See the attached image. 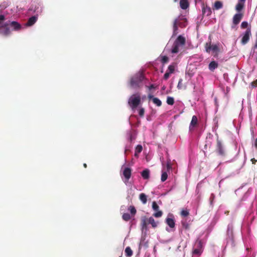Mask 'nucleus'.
<instances>
[{
    "instance_id": "2",
    "label": "nucleus",
    "mask_w": 257,
    "mask_h": 257,
    "mask_svg": "<svg viewBox=\"0 0 257 257\" xmlns=\"http://www.w3.org/2000/svg\"><path fill=\"white\" fill-rule=\"evenodd\" d=\"M144 75L142 72H139L133 76L130 81V84L131 87L137 89L142 86V83L144 79Z\"/></svg>"
},
{
    "instance_id": "28",
    "label": "nucleus",
    "mask_w": 257,
    "mask_h": 257,
    "mask_svg": "<svg viewBox=\"0 0 257 257\" xmlns=\"http://www.w3.org/2000/svg\"><path fill=\"white\" fill-rule=\"evenodd\" d=\"M179 46L174 43L171 52L172 53H177L179 52Z\"/></svg>"
},
{
    "instance_id": "38",
    "label": "nucleus",
    "mask_w": 257,
    "mask_h": 257,
    "mask_svg": "<svg viewBox=\"0 0 257 257\" xmlns=\"http://www.w3.org/2000/svg\"><path fill=\"white\" fill-rule=\"evenodd\" d=\"M183 80L182 79H180L177 85V88L178 89H181L183 87V83H182Z\"/></svg>"
},
{
    "instance_id": "44",
    "label": "nucleus",
    "mask_w": 257,
    "mask_h": 257,
    "mask_svg": "<svg viewBox=\"0 0 257 257\" xmlns=\"http://www.w3.org/2000/svg\"><path fill=\"white\" fill-rule=\"evenodd\" d=\"M155 88V86H154V84H151V85L149 86V89H150V90H151V89H153V88Z\"/></svg>"
},
{
    "instance_id": "29",
    "label": "nucleus",
    "mask_w": 257,
    "mask_h": 257,
    "mask_svg": "<svg viewBox=\"0 0 257 257\" xmlns=\"http://www.w3.org/2000/svg\"><path fill=\"white\" fill-rule=\"evenodd\" d=\"M128 210L130 211L133 216H134L136 214L137 210L134 206H130L128 207Z\"/></svg>"
},
{
    "instance_id": "47",
    "label": "nucleus",
    "mask_w": 257,
    "mask_h": 257,
    "mask_svg": "<svg viewBox=\"0 0 257 257\" xmlns=\"http://www.w3.org/2000/svg\"><path fill=\"white\" fill-rule=\"evenodd\" d=\"M167 167L168 169H170L171 168V165L169 163L167 164Z\"/></svg>"
},
{
    "instance_id": "7",
    "label": "nucleus",
    "mask_w": 257,
    "mask_h": 257,
    "mask_svg": "<svg viewBox=\"0 0 257 257\" xmlns=\"http://www.w3.org/2000/svg\"><path fill=\"white\" fill-rule=\"evenodd\" d=\"M195 245L196 246V248L193 249V254L198 255H201L203 251V245L201 240H197L196 242Z\"/></svg>"
},
{
    "instance_id": "18",
    "label": "nucleus",
    "mask_w": 257,
    "mask_h": 257,
    "mask_svg": "<svg viewBox=\"0 0 257 257\" xmlns=\"http://www.w3.org/2000/svg\"><path fill=\"white\" fill-rule=\"evenodd\" d=\"M180 6L182 9L186 10L189 7V2L187 0H180Z\"/></svg>"
},
{
    "instance_id": "5",
    "label": "nucleus",
    "mask_w": 257,
    "mask_h": 257,
    "mask_svg": "<svg viewBox=\"0 0 257 257\" xmlns=\"http://www.w3.org/2000/svg\"><path fill=\"white\" fill-rule=\"evenodd\" d=\"M128 102L133 109L136 108L141 102V97L140 95H133L130 98Z\"/></svg>"
},
{
    "instance_id": "30",
    "label": "nucleus",
    "mask_w": 257,
    "mask_h": 257,
    "mask_svg": "<svg viewBox=\"0 0 257 257\" xmlns=\"http://www.w3.org/2000/svg\"><path fill=\"white\" fill-rule=\"evenodd\" d=\"M122 218L124 221H127L131 219V217L130 214L125 213L122 215Z\"/></svg>"
},
{
    "instance_id": "36",
    "label": "nucleus",
    "mask_w": 257,
    "mask_h": 257,
    "mask_svg": "<svg viewBox=\"0 0 257 257\" xmlns=\"http://www.w3.org/2000/svg\"><path fill=\"white\" fill-rule=\"evenodd\" d=\"M169 61V58L166 56H164L161 58V62L163 64L167 63Z\"/></svg>"
},
{
    "instance_id": "4",
    "label": "nucleus",
    "mask_w": 257,
    "mask_h": 257,
    "mask_svg": "<svg viewBox=\"0 0 257 257\" xmlns=\"http://www.w3.org/2000/svg\"><path fill=\"white\" fill-rule=\"evenodd\" d=\"M209 38L210 39V41L209 42L206 43L205 44V51L207 53H209L210 51H212L213 52L215 53L214 56L217 57L220 51L218 45L215 44L212 45L210 36H209Z\"/></svg>"
},
{
    "instance_id": "14",
    "label": "nucleus",
    "mask_w": 257,
    "mask_h": 257,
    "mask_svg": "<svg viewBox=\"0 0 257 257\" xmlns=\"http://www.w3.org/2000/svg\"><path fill=\"white\" fill-rule=\"evenodd\" d=\"M198 125V118L196 115H193L192 117V120L191 121L190 126H189V130L192 131L193 130L194 128Z\"/></svg>"
},
{
    "instance_id": "13",
    "label": "nucleus",
    "mask_w": 257,
    "mask_h": 257,
    "mask_svg": "<svg viewBox=\"0 0 257 257\" xmlns=\"http://www.w3.org/2000/svg\"><path fill=\"white\" fill-rule=\"evenodd\" d=\"M216 150L220 155H224V151L221 142L219 140H217Z\"/></svg>"
},
{
    "instance_id": "20",
    "label": "nucleus",
    "mask_w": 257,
    "mask_h": 257,
    "mask_svg": "<svg viewBox=\"0 0 257 257\" xmlns=\"http://www.w3.org/2000/svg\"><path fill=\"white\" fill-rule=\"evenodd\" d=\"M166 222L171 228H174L175 225L174 220L172 218L167 217L166 219Z\"/></svg>"
},
{
    "instance_id": "15",
    "label": "nucleus",
    "mask_w": 257,
    "mask_h": 257,
    "mask_svg": "<svg viewBox=\"0 0 257 257\" xmlns=\"http://www.w3.org/2000/svg\"><path fill=\"white\" fill-rule=\"evenodd\" d=\"M132 169L130 168L126 167L124 169L123 171V175L127 181L130 179Z\"/></svg>"
},
{
    "instance_id": "1",
    "label": "nucleus",
    "mask_w": 257,
    "mask_h": 257,
    "mask_svg": "<svg viewBox=\"0 0 257 257\" xmlns=\"http://www.w3.org/2000/svg\"><path fill=\"white\" fill-rule=\"evenodd\" d=\"M3 27L4 30L1 33L5 36H8L11 34L10 27H11L13 31H18L22 28L21 24L17 22L10 21L4 23Z\"/></svg>"
},
{
    "instance_id": "27",
    "label": "nucleus",
    "mask_w": 257,
    "mask_h": 257,
    "mask_svg": "<svg viewBox=\"0 0 257 257\" xmlns=\"http://www.w3.org/2000/svg\"><path fill=\"white\" fill-rule=\"evenodd\" d=\"M143 150L142 146L141 145H138L135 149V156L138 157V154H140Z\"/></svg>"
},
{
    "instance_id": "51",
    "label": "nucleus",
    "mask_w": 257,
    "mask_h": 257,
    "mask_svg": "<svg viewBox=\"0 0 257 257\" xmlns=\"http://www.w3.org/2000/svg\"><path fill=\"white\" fill-rule=\"evenodd\" d=\"M120 257H121V256H120Z\"/></svg>"
},
{
    "instance_id": "40",
    "label": "nucleus",
    "mask_w": 257,
    "mask_h": 257,
    "mask_svg": "<svg viewBox=\"0 0 257 257\" xmlns=\"http://www.w3.org/2000/svg\"><path fill=\"white\" fill-rule=\"evenodd\" d=\"M144 113H145L144 108H140L139 110V114L140 116L141 117L144 116Z\"/></svg>"
},
{
    "instance_id": "26",
    "label": "nucleus",
    "mask_w": 257,
    "mask_h": 257,
    "mask_svg": "<svg viewBox=\"0 0 257 257\" xmlns=\"http://www.w3.org/2000/svg\"><path fill=\"white\" fill-rule=\"evenodd\" d=\"M124 251L127 257H131L133 255V251L129 246L125 248Z\"/></svg>"
},
{
    "instance_id": "39",
    "label": "nucleus",
    "mask_w": 257,
    "mask_h": 257,
    "mask_svg": "<svg viewBox=\"0 0 257 257\" xmlns=\"http://www.w3.org/2000/svg\"><path fill=\"white\" fill-rule=\"evenodd\" d=\"M248 23L246 21H243L241 24V29H245L248 27Z\"/></svg>"
},
{
    "instance_id": "31",
    "label": "nucleus",
    "mask_w": 257,
    "mask_h": 257,
    "mask_svg": "<svg viewBox=\"0 0 257 257\" xmlns=\"http://www.w3.org/2000/svg\"><path fill=\"white\" fill-rule=\"evenodd\" d=\"M153 101L158 106H160L162 105L161 101L157 97L153 98Z\"/></svg>"
},
{
    "instance_id": "42",
    "label": "nucleus",
    "mask_w": 257,
    "mask_h": 257,
    "mask_svg": "<svg viewBox=\"0 0 257 257\" xmlns=\"http://www.w3.org/2000/svg\"><path fill=\"white\" fill-rule=\"evenodd\" d=\"M252 87H255L257 86V80L253 81L251 83Z\"/></svg>"
},
{
    "instance_id": "34",
    "label": "nucleus",
    "mask_w": 257,
    "mask_h": 257,
    "mask_svg": "<svg viewBox=\"0 0 257 257\" xmlns=\"http://www.w3.org/2000/svg\"><path fill=\"white\" fill-rule=\"evenodd\" d=\"M175 71V66L173 65H170L168 67L167 71H168L170 73H173Z\"/></svg>"
},
{
    "instance_id": "46",
    "label": "nucleus",
    "mask_w": 257,
    "mask_h": 257,
    "mask_svg": "<svg viewBox=\"0 0 257 257\" xmlns=\"http://www.w3.org/2000/svg\"><path fill=\"white\" fill-rule=\"evenodd\" d=\"M148 98H149L150 99H153V98H154V96H153V95H149V96H148Z\"/></svg>"
},
{
    "instance_id": "6",
    "label": "nucleus",
    "mask_w": 257,
    "mask_h": 257,
    "mask_svg": "<svg viewBox=\"0 0 257 257\" xmlns=\"http://www.w3.org/2000/svg\"><path fill=\"white\" fill-rule=\"evenodd\" d=\"M186 20L185 18H179L174 20L173 23V30L174 33L178 30V26L182 27H185Z\"/></svg>"
},
{
    "instance_id": "41",
    "label": "nucleus",
    "mask_w": 257,
    "mask_h": 257,
    "mask_svg": "<svg viewBox=\"0 0 257 257\" xmlns=\"http://www.w3.org/2000/svg\"><path fill=\"white\" fill-rule=\"evenodd\" d=\"M170 74L171 73L168 72V71H166V72L165 73L164 75V79L167 80L169 78Z\"/></svg>"
},
{
    "instance_id": "50",
    "label": "nucleus",
    "mask_w": 257,
    "mask_h": 257,
    "mask_svg": "<svg viewBox=\"0 0 257 257\" xmlns=\"http://www.w3.org/2000/svg\"><path fill=\"white\" fill-rule=\"evenodd\" d=\"M256 63H257V57H256Z\"/></svg>"
},
{
    "instance_id": "17",
    "label": "nucleus",
    "mask_w": 257,
    "mask_h": 257,
    "mask_svg": "<svg viewBox=\"0 0 257 257\" xmlns=\"http://www.w3.org/2000/svg\"><path fill=\"white\" fill-rule=\"evenodd\" d=\"M244 4L245 2L238 1L235 6V10L238 13L241 11L244 7Z\"/></svg>"
},
{
    "instance_id": "32",
    "label": "nucleus",
    "mask_w": 257,
    "mask_h": 257,
    "mask_svg": "<svg viewBox=\"0 0 257 257\" xmlns=\"http://www.w3.org/2000/svg\"><path fill=\"white\" fill-rule=\"evenodd\" d=\"M6 18L4 15H0V29L4 28L3 22L5 20Z\"/></svg>"
},
{
    "instance_id": "25",
    "label": "nucleus",
    "mask_w": 257,
    "mask_h": 257,
    "mask_svg": "<svg viewBox=\"0 0 257 257\" xmlns=\"http://www.w3.org/2000/svg\"><path fill=\"white\" fill-rule=\"evenodd\" d=\"M139 198L143 204H146L147 202V196L144 193L140 194Z\"/></svg>"
},
{
    "instance_id": "19",
    "label": "nucleus",
    "mask_w": 257,
    "mask_h": 257,
    "mask_svg": "<svg viewBox=\"0 0 257 257\" xmlns=\"http://www.w3.org/2000/svg\"><path fill=\"white\" fill-rule=\"evenodd\" d=\"M149 224L151 225L153 228H155L158 226L159 222L158 221H156L153 217H149Z\"/></svg>"
},
{
    "instance_id": "48",
    "label": "nucleus",
    "mask_w": 257,
    "mask_h": 257,
    "mask_svg": "<svg viewBox=\"0 0 257 257\" xmlns=\"http://www.w3.org/2000/svg\"><path fill=\"white\" fill-rule=\"evenodd\" d=\"M83 166H84V168H86L87 167V165H86V164L84 163V164H83Z\"/></svg>"
},
{
    "instance_id": "23",
    "label": "nucleus",
    "mask_w": 257,
    "mask_h": 257,
    "mask_svg": "<svg viewBox=\"0 0 257 257\" xmlns=\"http://www.w3.org/2000/svg\"><path fill=\"white\" fill-rule=\"evenodd\" d=\"M218 63L215 61H211L209 64V69L210 71H213L216 68L218 67Z\"/></svg>"
},
{
    "instance_id": "22",
    "label": "nucleus",
    "mask_w": 257,
    "mask_h": 257,
    "mask_svg": "<svg viewBox=\"0 0 257 257\" xmlns=\"http://www.w3.org/2000/svg\"><path fill=\"white\" fill-rule=\"evenodd\" d=\"M141 175L144 179H149L150 178V170L146 169L141 173Z\"/></svg>"
},
{
    "instance_id": "49",
    "label": "nucleus",
    "mask_w": 257,
    "mask_h": 257,
    "mask_svg": "<svg viewBox=\"0 0 257 257\" xmlns=\"http://www.w3.org/2000/svg\"><path fill=\"white\" fill-rule=\"evenodd\" d=\"M246 0H239L240 2H245Z\"/></svg>"
},
{
    "instance_id": "16",
    "label": "nucleus",
    "mask_w": 257,
    "mask_h": 257,
    "mask_svg": "<svg viewBox=\"0 0 257 257\" xmlns=\"http://www.w3.org/2000/svg\"><path fill=\"white\" fill-rule=\"evenodd\" d=\"M38 16L37 15H35L34 16L30 17L28 19V20L26 23V26H33L38 20Z\"/></svg>"
},
{
    "instance_id": "45",
    "label": "nucleus",
    "mask_w": 257,
    "mask_h": 257,
    "mask_svg": "<svg viewBox=\"0 0 257 257\" xmlns=\"http://www.w3.org/2000/svg\"><path fill=\"white\" fill-rule=\"evenodd\" d=\"M254 147L257 149V138L255 140Z\"/></svg>"
},
{
    "instance_id": "3",
    "label": "nucleus",
    "mask_w": 257,
    "mask_h": 257,
    "mask_svg": "<svg viewBox=\"0 0 257 257\" xmlns=\"http://www.w3.org/2000/svg\"><path fill=\"white\" fill-rule=\"evenodd\" d=\"M30 13H34L35 15L39 16L43 12L42 5L41 2L34 1L28 10Z\"/></svg>"
},
{
    "instance_id": "43",
    "label": "nucleus",
    "mask_w": 257,
    "mask_h": 257,
    "mask_svg": "<svg viewBox=\"0 0 257 257\" xmlns=\"http://www.w3.org/2000/svg\"><path fill=\"white\" fill-rule=\"evenodd\" d=\"M251 161L253 164H255L257 162V160L255 159L254 158H252L251 159Z\"/></svg>"
},
{
    "instance_id": "9",
    "label": "nucleus",
    "mask_w": 257,
    "mask_h": 257,
    "mask_svg": "<svg viewBox=\"0 0 257 257\" xmlns=\"http://www.w3.org/2000/svg\"><path fill=\"white\" fill-rule=\"evenodd\" d=\"M152 208L154 211H157L153 214V216L154 217L158 218L162 216L163 212L162 211L159 210V206L155 201H153L152 203Z\"/></svg>"
},
{
    "instance_id": "24",
    "label": "nucleus",
    "mask_w": 257,
    "mask_h": 257,
    "mask_svg": "<svg viewBox=\"0 0 257 257\" xmlns=\"http://www.w3.org/2000/svg\"><path fill=\"white\" fill-rule=\"evenodd\" d=\"M223 7L222 3L220 1H215L214 5L213 10H219Z\"/></svg>"
},
{
    "instance_id": "12",
    "label": "nucleus",
    "mask_w": 257,
    "mask_h": 257,
    "mask_svg": "<svg viewBox=\"0 0 257 257\" xmlns=\"http://www.w3.org/2000/svg\"><path fill=\"white\" fill-rule=\"evenodd\" d=\"M186 43V40L185 38L182 36L181 35H180L178 37L177 39L174 42V43H175L176 45H178L179 46H184Z\"/></svg>"
},
{
    "instance_id": "35",
    "label": "nucleus",
    "mask_w": 257,
    "mask_h": 257,
    "mask_svg": "<svg viewBox=\"0 0 257 257\" xmlns=\"http://www.w3.org/2000/svg\"><path fill=\"white\" fill-rule=\"evenodd\" d=\"M168 178V174L167 172H164L162 173V176H161V181L162 182L165 181Z\"/></svg>"
},
{
    "instance_id": "37",
    "label": "nucleus",
    "mask_w": 257,
    "mask_h": 257,
    "mask_svg": "<svg viewBox=\"0 0 257 257\" xmlns=\"http://www.w3.org/2000/svg\"><path fill=\"white\" fill-rule=\"evenodd\" d=\"M189 212L187 210H182L181 212V215L183 217H186L189 215Z\"/></svg>"
},
{
    "instance_id": "33",
    "label": "nucleus",
    "mask_w": 257,
    "mask_h": 257,
    "mask_svg": "<svg viewBox=\"0 0 257 257\" xmlns=\"http://www.w3.org/2000/svg\"><path fill=\"white\" fill-rule=\"evenodd\" d=\"M167 103L169 105H173L174 103V99L172 97H168L167 99Z\"/></svg>"
},
{
    "instance_id": "8",
    "label": "nucleus",
    "mask_w": 257,
    "mask_h": 257,
    "mask_svg": "<svg viewBox=\"0 0 257 257\" xmlns=\"http://www.w3.org/2000/svg\"><path fill=\"white\" fill-rule=\"evenodd\" d=\"M251 28H248L245 32L241 41V43L243 45L246 44L249 41L250 36H251Z\"/></svg>"
},
{
    "instance_id": "21",
    "label": "nucleus",
    "mask_w": 257,
    "mask_h": 257,
    "mask_svg": "<svg viewBox=\"0 0 257 257\" xmlns=\"http://www.w3.org/2000/svg\"><path fill=\"white\" fill-rule=\"evenodd\" d=\"M212 13L211 8L209 7L206 6L202 8L203 15H206L207 16L211 15Z\"/></svg>"
},
{
    "instance_id": "10",
    "label": "nucleus",
    "mask_w": 257,
    "mask_h": 257,
    "mask_svg": "<svg viewBox=\"0 0 257 257\" xmlns=\"http://www.w3.org/2000/svg\"><path fill=\"white\" fill-rule=\"evenodd\" d=\"M149 223V218L146 216H142L141 219V225L142 230L147 231L148 230V225Z\"/></svg>"
},
{
    "instance_id": "11",
    "label": "nucleus",
    "mask_w": 257,
    "mask_h": 257,
    "mask_svg": "<svg viewBox=\"0 0 257 257\" xmlns=\"http://www.w3.org/2000/svg\"><path fill=\"white\" fill-rule=\"evenodd\" d=\"M243 16V15L242 13H237L235 14L233 17V24L234 25H237L238 24L242 19Z\"/></svg>"
}]
</instances>
